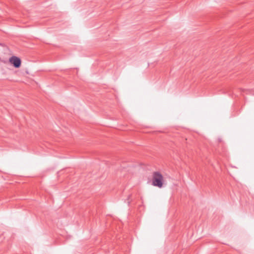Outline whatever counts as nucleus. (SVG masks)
Returning a JSON list of instances; mask_svg holds the SVG:
<instances>
[{
    "label": "nucleus",
    "instance_id": "1",
    "mask_svg": "<svg viewBox=\"0 0 254 254\" xmlns=\"http://www.w3.org/2000/svg\"><path fill=\"white\" fill-rule=\"evenodd\" d=\"M163 177L159 172H154L152 175V185L159 188L163 187Z\"/></svg>",
    "mask_w": 254,
    "mask_h": 254
},
{
    "label": "nucleus",
    "instance_id": "2",
    "mask_svg": "<svg viewBox=\"0 0 254 254\" xmlns=\"http://www.w3.org/2000/svg\"><path fill=\"white\" fill-rule=\"evenodd\" d=\"M9 62L15 68H19L21 64L20 59L16 56H12L9 59Z\"/></svg>",
    "mask_w": 254,
    "mask_h": 254
}]
</instances>
